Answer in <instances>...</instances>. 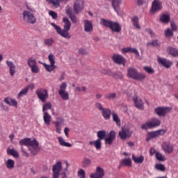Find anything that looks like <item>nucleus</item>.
<instances>
[{"instance_id": "nucleus-1", "label": "nucleus", "mask_w": 178, "mask_h": 178, "mask_svg": "<svg viewBox=\"0 0 178 178\" xmlns=\"http://www.w3.org/2000/svg\"><path fill=\"white\" fill-rule=\"evenodd\" d=\"M63 29L60 28V26L55 24V23H51V26L55 29L56 33L59 34L63 38H72V35L69 33L70 31V29H72V22L67 17L63 18Z\"/></svg>"}, {"instance_id": "nucleus-2", "label": "nucleus", "mask_w": 178, "mask_h": 178, "mask_svg": "<svg viewBox=\"0 0 178 178\" xmlns=\"http://www.w3.org/2000/svg\"><path fill=\"white\" fill-rule=\"evenodd\" d=\"M19 145L22 147H23V145L28 147L32 155H37V153L40 149V148H38V147H40V143H38V141H37V139L35 138L33 140H31L30 138L22 139L19 140Z\"/></svg>"}, {"instance_id": "nucleus-3", "label": "nucleus", "mask_w": 178, "mask_h": 178, "mask_svg": "<svg viewBox=\"0 0 178 178\" xmlns=\"http://www.w3.org/2000/svg\"><path fill=\"white\" fill-rule=\"evenodd\" d=\"M127 76L133 80H145L147 76L144 73H138V71L134 67H129L127 70Z\"/></svg>"}, {"instance_id": "nucleus-4", "label": "nucleus", "mask_w": 178, "mask_h": 178, "mask_svg": "<svg viewBox=\"0 0 178 178\" xmlns=\"http://www.w3.org/2000/svg\"><path fill=\"white\" fill-rule=\"evenodd\" d=\"M161 126V120L157 118H152L150 121L146 122L141 125L142 130H148L149 129H154V127H158Z\"/></svg>"}, {"instance_id": "nucleus-5", "label": "nucleus", "mask_w": 178, "mask_h": 178, "mask_svg": "<svg viewBox=\"0 0 178 178\" xmlns=\"http://www.w3.org/2000/svg\"><path fill=\"white\" fill-rule=\"evenodd\" d=\"M166 129H159L154 131H151L147 134L146 137V141H150L152 138H157V137H161V136H163L165 133H166Z\"/></svg>"}, {"instance_id": "nucleus-6", "label": "nucleus", "mask_w": 178, "mask_h": 178, "mask_svg": "<svg viewBox=\"0 0 178 178\" xmlns=\"http://www.w3.org/2000/svg\"><path fill=\"white\" fill-rule=\"evenodd\" d=\"M22 15L24 22H26V23H29V24H35V22H37V19H35L34 15L29 11H24Z\"/></svg>"}, {"instance_id": "nucleus-7", "label": "nucleus", "mask_w": 178, "mask_h": 178, "mask_svg": "<svg viewBox=\"0 0 178 178\" xmlns=\"http://www.w3.org/2000/svg\"><path fill=\"white\" fill-rule=\"evenodd\" d=\"M36 95H38V98L42 102H47V99H48V90L47 89L40 88L36 90Z\"/></svg>"}, {"instance_id": "nucleus-8", "label": "nucleus", "mask_w": 178, "mask_h": 178, "mask_svg": "<svg viewBox=\"0 0 178 178\" xmlns=\"http://www.w3.org/2000/svg\"><path fill=\"white\" fill-rule=\"evenodd\" d=\"M162 9V2L159 0H154V1L152 3V8H151V13L152 15H155L156 12H159Z\"/></svg>"}, {"instance_id": "nucleus-9", "label": "nucleus", "mask_w": 178, "mask_h": 178, "mask_svg": "<svg viewBox=\"0 0 178 178\" xmlns=\"http://www.w3.org/2000/svg\"><path fill=\"white\" fill-rule=\"evenodd\" d=\"M113 60L115 63H117V65H122V66L126 65V58L120 54H114L113 56Z\"/></svg>"}, {"instance_id": "nucleus-10", "label": "nucleus", "mask_w": 178, "mask_h": 178, "mask_svg": "<svg viewBox=\"0 0 178 178\" xmlns=\"http://www.w3.org/2000/svg\"><path fill=\"white\" fill-rule=\"evenodd\" d=\"M133 101L134 104V106L138 109H140L143 111L144 109V102L142 100L141 98L138 97V96L133 97Z\"/></svg>"}, {"instance_id": "nucleus-11", "label": "nucleus", "mask_w": 178, "mask_h": 178, "mask_svg": "<svg viewBox=\"0 0 178 178\" xmlns=\"http://www.w3.org/2000/svg\"><path fill=\"white\" fill-rule=\"evenodd\" d=\"M84 10V4L79 0H76L74 3V10L76 15H79L80 12Z\"/></svg>"}, {"instance_id": "nucleus-12", "label": "nucleus", "mask_w": 178, "mask_h": 178, "mask_svg": "<svg viewBox=\"0 0 178 178\" xmlns=\"http://www.w3.org/2000/svg\"><path fill=\"white\" fill-rule=\"evenodd\" d=\"M162 148L165 154H172L173 152V145L169 142L163 143Z\"/></svg>"}, {"instance_id": "nucleus-13", "label": "nucleus", "mask_w": 178, "mask_h": 178, "mask_svg": "<svg viewBox=\"0 0 178 178\" xmlns=\"http://www.w3.org/2000/svg\"><path fill=\"white\" fill-rule=\"evenodd\" d=\"M122 54H129V52H131V54H135L136 56H140V53L138 52V50L136 48L133 47H124L121 49Z\"/></svg>"}, {"instance_id": "nucleus-14", "label": "nucleus", "mask_w": 178, "mask_h": 178, "mask_svg": "<svg viewBox=\"0 0 178 178\" xmlns=\"http://www.w3.org/2000/svg\"><path fill=\"white\" fill-rule=\"evenodd\" d=\"M6 63L8 67H9V73L10 76H15L16 73V65H15V63H13V62L10 60H7Z\"/></svg>"}, {"instance_id": "nucleus-15", "label": "nucleus", "mask_w": 178, "mask_h": 178, "mask_svg": "<svg viewBox=\"0 0 178 178\" xmlns=\"http://www.w3.org/2000/svg\"><path fill=\"white\" fill-rule=\"evenodd\" d=\"M122 0H112V6L118 15L120 13V5H122Z\"/></svg>"}, {"instance_id": "nucleus-16", "label": "nucleus", "mask_w": 178, "mask_h": 178, "mask_svg": "<svg viewBox=\"0 0 178 178\" xmlns=\"http://www.w3.org/2000/svg\"><path fill=\"white\" fill-rule=\"evenodd\" d=\"M157 61L158 63H160V65H162L163 66H164V67H166L167 69H169V67L172 66V62L166 60L165 58L157 57Z\"/></svg>"}, {"instance_id": "nucleus-17", "label": "nucleus", "mask_w": 178, "mask_h": 178, "mask_svg": "<svg viewBox=\"0 0 178 178\" xmlns=\"http://www.w3.org/2000/svg\"><path fill=\"white\" fill-rule=\"evenodd\" d=\"M92 22L90 20L84 21V30L86 33H91L92 31Z\"/></svg>"}, {"instance_id": "nucleus-18", "label": "nucleus", "mask_w": 178, "mask_h": 178, "mask_svg": "<svg viewBox=\"0 0 178 178\" xmlns=\"http://www.w3.org/2000/svg\"><path fill=\"white\" fill-rule=\"evenodd\" d=\"M4 102L7 104V105H10V106H15V108H17V101L15 99L6 97L4 98Z\"/></svg>"}, {"instance_id": "nucleus-19", "label": "nucleus", "mask_w": 178, "mask_h": 178, "mask_svg": "<svg viewBox=\"0 0 178 178\" xmlns=\"http://www.w3.org/2000/svg\"><path fill=\"white\" fill-rule=\"evenodd\" d=\"M99 24H101V26H104V27L111 29V30H112V21L111 20L102 18L100 19Z\"/></svg>"}, {"instance_id": "nucleus-20", "label": "nucleus", "mask_w": 178, "mask_h": 178, "mask_svg": "<svg viewBox=\"0 0 178 178\" xmlns=\"http://www.w3.org/2000/svg\"><path fill=\"white\" fill-rule=\"evenodd\" d=\"M112 31L113 33H120L122 31V26L118 22H112Z\"/></svg>"}, {"instance_id": "nucleus-21", "label": "nucleus", "mask_w": 178, "mask_h": 178, "mask_svg": "<svg viewBox=\"0 0 178 178\" xmlns=\"http://www.w3.org/2000/svg\"><path fill=\"white\" fill-rule=\"evenodd\" d=\"M89 145H94L96 149H101L102 148V142H101V140L97 139L95 141H90Z\"/></svg>"}, {"instance_id": "nucleus-22", "label": "nucleus", "mask_w": 178, "mask_h": 178, "mask_svg": "<svg viewBox=\"0 0 178 178\" xmlns=\"http://www.w3.org/2000/svg\"><path fill=\"white\" fill-rule=\"evenodd\" d=\"M172 109H173L172 107L159 106L154 108V112H171Z\"/></svg>"}, {"instance_id": "nucleus-23", "label": "nucleus", "mask_w": 178, "mask_h": 178, "mask_svg": "<svg viewBox=\"0 0 178 178\" xmlns=\"http://www.w3.org/2000/svg\"><path fill=\"white\" fill-rule=\"evenodd\" d=\"M52 171L60 173L62 171V161H58L55 165H54L52 167Z\"/></svg>"}, {"instance_id": "nucleus-24", "label": "nucleus", "mask_w": 178, "mask_h": 178, "mask_svg": "<svg viewBox=\"0 0 178 178\" xmlns=\"http://www.w3.org/2000/svg\"><path fill=\"white\" fill-rule=\"evenodd\" d=\"M51 120H52V117H51V115H49L47 112L44 113L43 120L44 123L47 124V126H50Z\"/></svg>"}, {"instance_id": "nucleus-25", "label": "nucleus", "mask_w": 178, "mask_h": 178, "mask_svg": "<svg viewBox=\"0 0 178 178\" xmlns=\"http://www.w3.org/2000/svg\"><path fill=\"white\" fill-rule=\"evenodd\" d=\"M58 141L60 145H61V147H67L68 148H70L72 147V144H70V143L65 142V139H63V138L60 136L58 137Z\"/></svg>"}, {"instance_id": "nucleus-26", "label": "nucleus", "mask_w": 178, "mask_h": 178, "mask_svg": "<svg viewBox=\"0 0 178 178\" xmlns=\"http://www.w3.org/2000/svg\"><path fill=\"white\" fill-rule=\"evenodd\" d=\"M97 136L98 137V140L102 141V140H105L106 138V132L104 130H101L97 131Z\"/></svg>"}, {"instance_id": "nucleus-27", "label": "nucleus", "mask_w": 178, "mask_h": 178, "mask_svg": "<svg viewBox=\"0 0 178 178\" xmlns=\"http://www.w3.org/2000/svg\"><path fill=\"white\" fill-rule=\"evenodd\" d=\"M160 22L161 23L167 24L170 22V16L168 14H164L160 17Z\"/></svg>"}, {"instance_id": "nucleus-28", "label": "nucleus", "mask_w": 178, "mask_h": 178, "mask_svg": "<svg viewBox=\"0 0 178 178\" xmlns=\"http://www.w3.org/2000/svg\"><path fill=\"white\" fill-rule=\"evenodd\" d=\"M132 160L135 163H143L144 162V156H140L139 157H136L134 154H133Z\"/></svg>"}, {"instance_id": "nucleus-29", "label": "nucleus", "mask_w": 178, "mask_h": 178, "mask_svg": "<svg viewBox=\"0 0 178 178\" xmlns=\"http://www.w3.org/2000/svg\"><path fill=\"white\" fill-rule=\"evenodd\" d=\"M42 65H43L44 67H45L46 70L49 72H51L55 70V69H56V65H55L54 64L47 65V63H43Z\"/></svg>"}, {"instance_id": "nucleus-30", "label": "nucleus", "mask_w": 178, "mask_h": 178, "mask_svg": "<svg viewBox=\"0 0 178 178\" xmlns=\"http://www.w3.org/2000/svg\"><path fill=\"white\" fill-rule=\"evenodd\" d=\"M7 154H8V155H12L14 158H19V152H17L15 149H8Z\"/></svg>"}, {"instance_id": "nucleus-31", "label": "nucleus", "mask_w": 178, "mask_h": 178, "mask_svg": "<svg viewBox=\"0 0 178 178\" xmlns=\"http://www.w3.org/2000/svg\"><path fill=\"white\" fill-rule=\"evenodd\" d=\"M7 169H13L15 168V161L9 159L6 163Z\"/></svg>"}, {"instance_id": "nucleus-32", "label": "nucleus", "mask_w": 178, "mask_h": 178, "mask_svg": "<svg viewBox=\"0 0 178 178\" xmlns=\"http://www.w3.org/2000/svg\"><path fill=\"white\" fill-rule=\"evenodd\" d=\"M122 165L131 166V159H124L120 161Z\"/></svg>"}, {"instance_id": "nucleus-33", "label": "nucleus", "mask_w": 178, "mask_h": 178, "mask_svg": "<svg viewBox=\"0 0 178 178\" xmlns=\"http://www.w3.org/2000/svg\"><path fill=\"white\" fill-rule=\"evenodd\" d=\"M91 165V159L84 157L82 161V166L83 168H88Z\"/></svg>"}, {"instance_id": "nucleus-34", "label": "nucleus", "mask_w": 178, "mask_h": 178, "mask_svg": "<svg viewBox=\"0 0 178 178\" xmlns=\"http://www.w3.org/2000/svg\"><path fill=\"white\" fill-rule=\"evenodd\" d=\"M30 88L26 86L24 89H22L17 95V98H22L23 95H26L29 92V90Z\"/></svg>"}, {"instance_id": "nucleus-35", "label": "nucleus", "mask_w": 178, "mask_h": 178, "mask_svg": "<svg viewBox=\"0 0 178 178\" xmlns=\"http://www.w3.org/2000/svg\"><path fill=\"white\" fill-rule=\"evenodd\" d=\"M138 17L136 16L134 17L132 19V23L133 26L136 27V29H141V26H140V24H138Z\"/></svg>"}, {"instance_id": "nucleus-36", "label": "nucleus", "mask_w": 178, "mask_h": 178, "mask_svg": "<svg viewBox=\"0 0 178 178\" xmlns=\"http://www.w3.org/2000/svg\"><path fill=\"white\" fill-rule=\"evenodd\" d=\"M58 94L63 101H67V99H69V92H67V91L58 92Z\"/></svg>"}, {"instance_id": "nucleus-37", "label": "nucleus", "mask_w": 178, "mask_h": 178, "mask_svg": "<svg viewBox=\"0 0 178 178\" xmlns=\"http://www.w3.org/2000/svg\"><path fill=\"white\" fill-rule=\"evenodd\" d=\"M49 3H52L54 6H56V8H58L60 5V2L62 1H67V0H47Z\"/></svg>"}, {"instance_id": "nucleus-38", "label": "nucleus", "mask_w": 178, "mask_h": 178, "mask_svg": "<svg viewBox=\"0 0 178 178\" xmlns=\"http://www.w3.org/2000/svg\"><path fill=\"white\" fill-rule=\"evenodd\" d=\"M168 52L172 56H178V50L177 49L169 47Z\"/></svg>"}, {"instance_id": "nucleus-39", "label": "nucleus", "mask_w": 178, "mask_h": 178, "mask_svg": "<svg viewBox=\"0 0 178 178\" xmlns=\"http://www.w3.org/2000/svg\"><path fill=\"white\" fill-rule=\"evenodd\" d=\"M143 70L148 74H154L155 73V70H153L152 67L144 66Z\"/></svg>"}, {"instance_id": "nucleus-40", "label": "nucleus", "mask_w": 178, "mask_h": 178, "mask_svg": "<svg viewBox=\"0 0 178 178\" xmlns=\"http://www.w3.org/2000/svg\"><path fill=\"white\" fill-rule=\"evenodd\" d=\"M27 63H28V66H29V67H31L37 65V61L35 60V58H29L27 60Z\"/></svg>"}, {"instance_id": "nucleus-41", "label": "nucleus", "mask_w": 178, "mask_h": 178, "mask_svg": "<svg viewBox=\"0 0 178 178\" xmlns=\"http://www.w3.org/2000/svg\"><path fill=\"white\" fill-rule=\"evenodd\" d=\"M44 44L47 47H52V44H54V39H52V38H47V39L44 40Z\"/></svg>"}, {"instance_id": "nucleus-42", "label": "nucleus", "mask_w": 178, "mask_h": 178, "mask_svg": "<svg viewBox=\"0 0 178 178\" xmlns=\"http://www.w3.org/2000/svg\"><path fill=\"white\" fill-rule=\"evenodd\" d=\"M67 88V83H66V82H63L60 85V90L58 92H65Z\"/></svg>"}, {"instance_id": "nucleus-43", "label": "nucleus", "mask_w": 178, "mask_h": 178, "mask_svg": "<svg viewBox=\"0 0 178 178\" xmlns=\"http://www.w3.org/2000/svg\"><path fill=\"white\" fill-rule=\"evenodd\" d=\"M164 34L165 37L170 38L171 37H173V31L170 29H168L166 31H165Z\"/></svg>"}, {"instance_id": "nucleus-44", "label": "nucleus", "mask_w": 178, "mask_h": 178, "mask_svg": "<svg viewBox=\"0 0 178 178\" xmlns=\"http://www.w3.org/2000/svg\"><path fill=\"white\" fill-rule=\"evenodd\" d=\"M75 91L78 92H86L87 91V87L86 86H76L75 88Z\"/></svg>"}, {"instance_id": "nucleus-45", "label": "nucleus", "mask_w": 178, "mask_h": 178, "mask_svg": "<svg viewBox=\"0 0 178 178\" xmlns=\"http://www.w3.org/2000/svg\"><path fill=\"white\" fill-rule=\"evenodd\" d=\"M113 122H115L117 126H120V119L119 118V116H118V115L116 114H113Z\"/></svg>"}, {"instance_id": "nucleus-46", "label": "nucleus", "mask_w": 178, "mask_h": 178, "mask_svg": "<svg viewBox=\"0 0 178 178\" xmlns=\"http://www.w3.org/2000/svg\"><path fill=\"white\" fill-rule=\"evenodd\" d=\"M119 136H120L121 140H126V138H127V133H126V131H124V130L120 131Z\"/></svg>"}, {"instance_id": "nucleus-47", "label": "nucleus", "mask_w": 178, "mask_h": 178, "mask_svg": "<svg viewBox=\"0 0 178 178\" xmlns=\"http://www.w3.org/2000/svg\"><path fill=\"white\" fill-rule=\"evenodd\" d=\"M104 140H105L106 144H108L109 145L112 144V131H111L109 133V137L106 138Z\"/></svg>"}, {"instance_id": "nucleus-48", "label": "nucleus", "mask_w": 178, "mask_h": 178, "mask_svg": "<svg viewBox=\"0 0 178 178\" xmlns=\"http://www.w3.org/2000/svg\"><path fill=\"white\" fill-rule=\"evenodd\" d=\"M147 45V47H150L151 45L152 47H159V43L158 42V40H152V42H148Z\"/></svg>"}, {"instance_id": "nucleus-49", "label": "nucleus", "mask_w": 178, "mask_h": 178, "mask_svg": "<svg viewBox=\"0 0 178 178\" xmlns=\"http://www.w3.org/2000/svg\"><path fill=\"white\" fill-rule=\"evenodd\" d=\"M156 158L158 159V161H161V162H163L165 161V156H163L162 154L156 152Z\"/></svg>"}, {"instance_id": "nucleus-50", "label": "nucleus", "mask_w": 178, "mask_h": 178, "mask_svg": "<svg viewBox=\"0 0 178 178\" xmlns=\"http://www.w3.org/2000/svg\"><path fill=\"white\" fill-rule=\"evenodd\" d=\"M155 168L156 169H157V170H161V172H165L166 169L165 168V165H163V164H156Z\"/></svg>"}, {"instance_id": "nucleus-51", "label": "nucleus", "mask_w": 178, "mask_h": 178, "mask_svg": "<svg viewBox=\"0 0 178 178\" xmlns=\"http://www.w3.org/2000/svg\"><path fill=\"white\" fill-rule=\"evenodd\" d=\"M50 65H55V56L54 54H49L48 56Z\"/></svg>"}, {"instance_id": "nucleus-52", "label": "nucleus", "mask_w": 178, "mask_h": 178, "mask_svg": "<svg viewBox=\"0 0 178 178\" xmlns=\"http://www.w3.org/2000/svg\"><path fill=\"white\" fill-rule=\"evenodd\" d=\"M31 70L32 73H38V72H40V68L38 67V65L35 64V65L31 67Z\"/></svg>"}, {"instance_id": "nucleus-53", "label": "nucleus", "mask_w": 178, "mask_h": 178, "mask_svg": "<svg viewBox=\"0 0 178 178\" xmlns=\"http://www.w3.org/2000/svg\"><path fill=\"white\" fill-rule=\"evenodd\" d=\"M77 173H78L79 177L86 178V171H84V170L80 169Z\"/></svg>"}, {"instance_id": "nucleus-54", "label": "nucleus", "mask_w": 178, "mask_h": 178, "mask_svg": "<svg viewBox=\"0 0 178 178\" xmlns=\"http://www.w3.org/2000/svg\"><path fill=\"white\" fill-rule=\"evenodd\" d=\"M49 15L52 17L54 20H56L58 19V14L55 13L54 11L49 10Z\"/></svg>"}, {"instance_id": "nucleus-55", "label": "nucleus", "mask_w": 178, "mask_h": 178, "mask_svg": "<svg viewBox=\"0 0 178 178\" xmlns=\"http://www.w3.org/2000/svg\"><path fill=\"white\" fill-rule=\"evenodd\" d=\"M51 103H46L42 106V111L45 112V111H48V109H51Z\"/></svg>"}, {"instance_id": "nucleus-56", "label": "nucleus", "mask_w": 178, "mask_h": 178, "mask_svg": "<svg viewBox=\"0 0 178 178\" xmlns=\"http://www.w3.org/2000/svg\"><path fill=\"white\" fill-rule=\"evenodd\" d=\"M71 20V22H72V23H77V17H76V15L74 14H72L71 15L68 16Z\"/></svg>"}, {"instance_id": "nucleus-57", "label": "nucleus", "mask_w": 178, "mask_h": 178, "mask_svg": "<svg viewBox=\"0 0 178 178\" xmlns=\"http://www.w3.org/2000/svg\"><path fill=\"white\" fill-rule=\"evenodd\" d=\"M102 116L106 119V120H108V119H110L111 118V112H103Z\"/></svg>"}, {"instance_id": "nucleus-58", "label": "nucleus", "mask_w": 178, "mask_h": 178, "mask_svg": "<svg viewBox=\"0 0 178 178\" xmlns=\"http://www.w3.org/2000/svg\"><path fill=\"white\" fill-rule=\"evenodd\" d=\"M96 106L102 112H106V110H105L104 108L102 107V105H101V103H96Z\"/></svg>"}, {"instance_id": "nucleus-59", "label": "nucleus", "mask_w": 178, "mask_h": 178, "mask_svg": "<svg viewBox=\"0 0 178 178\" xmlns=\"http://www.w3.org/2000/svg\"><path fill=\"white\" fill-rule=\"evenodd\" d=\"M79 54L80 55H87V54H88V51H87V50H86V49H84L83 48H81L79 50Z\"/></svg>"}, {"instance_id": "nucleus-60", "label": "nucleus", "mask_w": 178, "mask_h": 178, "mask_svg": "<svg viewBox=\"0 0 178 178\" xmlns=\"http://www.w3.org/2000/svg\"><path fill=\"white\" fill-rule=\"evenodd\" d=\"M65 13L66 15H67V16H70L73 15V10L72 9V8H68L66 9Z\"/></svg>"}, {"instance_id": "nucleus-61", "label": "nucleus", "mask_w": 178, "mask_h": 178, "mask_svg": "<svg viewBox=\"0 0 178 178\" xmlns=\"http://www.w3.org/2000/svg\"><path fill=\"white\" fill-rule=\"evenodd\" d=\"M170 26H171L172 31H176L177 30V26L175 22H172L170 23Z\"/></svg>"}, {"instance_id": "nucleus-62", "label": "nucleus", "mask_w": 178, "mask_h": 178, "mask_svg": "<svg viewBox=\"0 0 178 178\" xmlns=\"http://www.w3.org/2000/svg\"><path fill=\"white\" fill-rule=\"evenodd\" d=\"M22 152L24 155V156H26V158H29V153L26 151V149H24V147H22Z\"/></svg>"}, {"instance_id": "nucleus-63", "label": "nucleus", "mask_w": 178, "mask_h": 178, "mask_svg": "<svg viewBox=\"0 0 178 178\" xmlns=\"http://www.w3.org/2000/svg\"><path fill=\"white\" fill-rule=\"evenodd\" d=\"M59 175H60V172H58L56 171H53V177H52V178H59Z\"/></svg>"}, {"instance_id": "nucleus-64", "label": "nucleus", "mask_w": 178, "mask_h": 178, "mask_svg": "<svg viewBox=\"0 0 178 178\" xmlns=\"http://www.w3.org/2000/svg\"><path fill=\"white\" fill-rule=\"evenodd\" d=\"M65 72H62L60 74V79H59L60 81H63V80H65Z\"/></svg>"}]
</instances>
